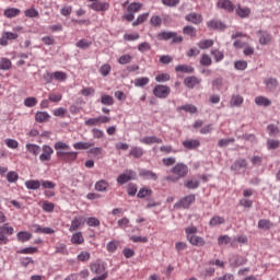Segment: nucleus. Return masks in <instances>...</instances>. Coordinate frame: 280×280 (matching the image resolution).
Wrapping results in <instances>:
<instances>
[{
	"mask_svg": "<svg viewBox=\"0 0 280 280\" xmlns=\"http://www.w3.org/2000/svg\"><path fill=\"white\" fill-rule=\"evenodd\" d=\"M5 235H14V228L10 226L8 223L0 226V246L9 244L10 238Z\"/></svg>",
	"mask_w": 280,
	"mask_h": 280,
	"instance_id": "obj_1",
	"label": "nucleus"
},
{
	"mask_svg": "<svg viewBox=\"0 0 280 280\" xmlns=\"http://www.w3.org/2000/svg\"><path fill=\"white\" fill-rule=\"evenodd\" d=\"M116 180L118 185H126V183H130V180H137V172L126 170L125 173L120 174Z\"/></svg>",
	"mask_w": 280,
	"mask_h": 280,
	"instance_id": "obj_2",
	"label": "nucleus"
},
{
	"mask_svg": "<svg viewBox=\"0 0 280 280\" xmlns=\"http://www.w3.org/2000/svg\"><path fill=\"white\" fill-rule=\"evenodd\" d=\"M57 159H59V161H63L65 163H73V161L78 159V152L57 151Z\"/></svg>",
	"mask_w": 280,
	"mask_h": 280,
	"instance_id": "obj_3",
	"label": "nucleus"
},
{
	"mask_svg": "<svg viewBox=\"0 0 280 280\" xmlns=\"http://www.w3.org/2000/svg\"><path fill=\"white\" fill-rule=\"evenodd\" d=\"M171 93L170 86L158 84L153 89V95L160 100H165Z\"/></svg>",
	"mask_w": 280,
	"mask_h": 280,
	"instance_id": "obj_4",
	"label": "nucleus"
},
{
	"mask_svg": "<svg viewBox=\"0 0 280 280\" xmlns=\"http://www.w3.org/2000/svg\"><path fill=\"white\" fill-rule=\"evenodd\" d=\"M110 117L108 116H98L96 118H90L84 121L85 126H100L101 124H109Z\"/></svg>",
	"mask_w": 280,
	"mask_h": 280,
	"instance_id": "obj_5",
	"label": "nucleus"
},
{
	"mask_svg": "<svg viewBox=\"0 0 280 280\" xmlns=\"http://www.w3.org/2000/svg\"><path fill=\"white\" fill-rule=\"evenodd\" d=\"M19 38V34L12 32H3L2 36L0 37V45L1 47H8L9 40H16Z\"/></svg>",
	"mask_w": 280,
	"mask_h": 280,
	"instance_id": "obj_6",
	"label": "nucleus"
},
{
	"mask_svg": "<svg viewBox=\"0 0 280 280\" xmlns=\"http://www.w3.org/2000/svg\"><path fill=\"white\" fill-rule=\"evenodd\" d=\"M42 150L43 153L39 155V161H42V163H45V161H51V154H54V149L47 144H44Z\"/></svg>",
	"mask_w": 280,
	"mask_h": 280,
	"instance_id": "obj_7",
	"label": "nucleus"
},
{
	"mask_svg": "<svg viewBox=\"0 0 280 280\" xmlns=\"http://www.w3.org/2000/svg\"><path fill=\"white\" fill-rule=\"evenodd\" d=\"M194 202H196V195H187L179 200L178 207H182L183 209H189Z\"/></svg>",
	"mask_w": 280,
	"mask_h": 280,
	"instance_id": "obj_8",
	"label": "nucleus"
},
{
	"mask_svg": "<svg viewBox=\"0 0 280 280\" xmlns=\"http://www.w3.org/2000/svg\"><path fill=\"white\" fill-rule=\"evenodd\" d=\"M89 8L91 10H94V12H106L108 8H110V4L108 2H92L89 4Z\"/></svg>",
	"mask_w": 280,
	"mask_h": 280,
	"instance_id": "obj_9",
	"label": "nucleus"
},
{
	"mask_svg": "<svg viewBox=\"0 0 280 280\" xmlns=\"http://www.w3.org/2000/svg\"><path fill=\"white\" fill-rule=\"evenodd\" d=\"M31 231H33V233H43L44 235H54V233H56V231L51 228H43L38 224H33L31 226Z\"/></svg>",
	"mask_w": 280,
	"mask_h": 280,
	"instance_id": "obj_10",
	"label": "nucleus"
},
{
	"mask_svg": "<svg viewBox=\"0 0 280 280\" xmlns=\"http://www.w3.org/2000/svg\"><path fill=\"white\" fill-rule=\"evenodd\" d=\"M218 8L225 10V12H234L235 4L231 0H219L217 3Z\"/></svg>",
	"mask_w": 280,
	"mask_h": 280,
	"instance_id": "obj_11",
	"label": "nucleus"
},
{
	"mask_svg": "<svg viewBox=\"0 0 280 280\" xmlns=\"http://www.w3.org/2000/svg\"><path fill=\"white\" fill-rule=\"evenodd\" d=\"M139 176L145 180H159V175H156V173L145 168L139 171Z\"/></svg>",
	"mask_w": 280,
	"mask_h": 280,
	"instance_id": "obj_12",
	"label": "nucleus"
},
{
	"mask_svg": "<svg viewBox=\"0 0 280 280\" xmlns=\"http://www.w3.org/2000/svg\"><path fill=\"white\" fill-rule=\"evenodd\" d=\"M207 26L210 30H218L220 32H222V30H226V25L224 24V22L220 21V20H210L207 22Z\"/></svg>",
	"mask_w": 280,
	"mask_h": 280,
	"instance_id": "obj_13",
	"label": "nucleus"
},
{
	"mask_svg": "<svg viewBox=\"0 0 280 280\" xmlns=\"http://www.w3.org/2000/svg\"><path fill=\"white\" fill-rule=\"evenodd\" d=\"M185 19L188 23H192L194 25H200V23H202V14L196 12L187 14Z\"/></svg>",
	"mask_w": 280,
	"mask_h": 280,
	"instance_id": "obj_14",
	"label": "nucleus"
},
{
	"mask_svg": "<svg viewBox=\"0 0 280 280\" xmlns=\"http://www.w3.org/2000/svg\"><path fill=\"white\" fill-rule=\"evenodd\" d=\"M230 266H234L235 268L240 266H244L246 264V259L240 255H232L229 259Z\"/></svg>",
	"mask_w": 280,
	"mask_h": 280,
	"instance_id": "obj_15",
	"label": "nucleus"
},
{
	"mask_svg": "<svg viewBox=\"0 0 280 280\" xmlns=\"http://www.w3.org/2000/svg\"><path fill=\"white\" fill-rule=\"evenodd\" d=\"M200 82H202V79H198V77H187L184 80V84L185 86H187V89H194L195 86H198V84H200Z\"/></svg>",
	"mask_w": 280,
	"mask_h": 280,
	"instance_id": "obj_16",
	"label": "nucleus"
},
{
	"mask_svg": "<svg viewBox=\"0 0 280 280\" xmlns=\"http://www.w3.org/2000/svg\"><path fill=\"white\" fill-rule=\"evenodd\" d=\"M189 174V167L184 163H178L176 165V176L177 178H185Z\"/></svg>",
	"mask_w": 280,
	"mask_h": 280,
	"instance_id": "obj_17",
	"label": "nucleus"
},
{
	"mask_svg": "<svg viewBox=\"0 0 280 280\" xmlns=\"http://www.w3.org/2000/svg\"><path fill=\"white\" fill-rule=\"evenodd\" d=\"M258 36L260 45H268L272 40V35L268 31H259Z\"/></svg>",
	"mask_w": 280,
	"mask_h": 280,
	"instance_id": "obj_18",
	"label": "nucleus"
},
{
	"mask_svg": "<svg viewBox=\"0 0 280 280\" xmlns=\"http://www.w3.org/2000/svg\"><path fill=\"white\" fill-rule=\"evenodd\" d=\"M188 242L191 244V246H197V247L205 246L207 244L205 238L198 235L188 236Z\"/></svg>",
	"mask_w": 280,
	"mask_h": 280,
	"instance_id": "obj_19",
	"label": "nucleus"
},
{
	"mask_svg": "<svg viewBox=\"0 0 280 280\" xmlns=\"http://www.w3.org/2000/svg\"><path fill=\"white\" fill-rule=\"evenodd\" d=\"M80 226H84V218L83 217H75L72 221H71V225L69 228L70 233H73V231H78V229H80Z\"/></svg>",
	"mask_w": 280,
	"mask_h": 280,
	"instance_id": "obj_20",
	"label": "nucleus"
},
{
	"mask_svg": "<svg viewBox=\"0 0 280 280\" xmlns=\"http://www.w3.org/2000/svg\"><path fill=\"white\" fill-rule=\"evenodd\" d=\"M158 40H171L173 38V43H176V33L172 32H161L156 35Z\"/></svg>",
	"mask_w": 280,
	"mask_h": 280,
	"instance_id": "obj_21",
	"label": "nucleus"
},
{
	"mask_svg": "<svg viewBox=\"0 0 280 280\" xmlns=\"http://www.w3.org/2000/svg\"><path fill=\"white\" fill-rule=\"evenodd\" d=\"M264 84L267 86L268 91H277V89L279 88V81L275 78H269L267 80L264 81Z\"/></svg>",
	"mask_w": 280,
	"mask_h": 280,
	"instance_id": "obj_22",
	"label": "nucleus"
},
{
	"mask_svg": "<svg viewBox=\"0 0 280 280\" xmlns=\"http://www.w3.org/2000/svg\"><path fill=\"white\" fill-rule=\"evenodd\" d=\"M140 143H144L145 145H152V143H163V139L158 138L155 136H148L140 140Z\"/></svg>",
	"mask_w": 280,
	"mask_h": 280,
	"instance_id": "obj_23",
	"label": "nucleus"
},
{
	"mask_svg": "<svg viewBox=\"0 0 280 280\" xmlns=\"http://www.w3.org/2000/svg\"><path fill=\"white\" fill-rule=\"evenodd\" d=\"M19 14H21V10L18 8H9L3 11V16H5V19H14L19 16Z\"/></svg>",
	"mask_w": 280,
	"mask_h": 280,
	"instance_id": "obj_24",
	"label": "nucleus"
},
{
	"mask_svg": "<svg viewBox=\"0 0 280 280\" xmlns=\"http://www.w3.org/2000/svg\"><path fill=\"white\" fill-rule=\"evenodd\" d=\"M236 14L241 19H248V16H250V8L248 7L242 8V5L237 4Z\"/></svg>",
	"mask_w": 280,
	"mask_h": 280,
	"instance_id": "obj_25",
	"label": "nucleus"
},
{
	"mask_svg": "<svg viewBox=\"0 0 280 280\" xmlns=\"http://www.w3.org/2000/svg\"><path fill=\"white\" fill-rule=\"evenodd\" d=\"M183 145L186 150H196L200 148V140H185Z\"/></svg>",
	"mask_w": 280,
	"mask_h": 280,
	"instance_id": "obj_26",
	"label": "nucleus"
},
{
	"mask_svg": "<svg viewBox=\"0 0 280 280\" xmlns=\"http://www.w3.org/2000/svg\"><path fill=\"white\" fill-rule=\"evenodd\" d=\"M224 222H226V220L224 219V217H220V215H214L210 219L209 221V226L214 228V226H220L222 224H224Z\"/></svg>",
	"mask_w": 280,
	"mask_h": 280,
	"instance_id": "obj_27",
	"label": "nucleus"
},
{
	"mask_svg": "<svg viewBox=\"0 0 280 280\" xmlns=\"http://www.w3.org/2000/svg\"><path fill=\"white\" fill-rule=\"evenodd\" d=\"M0 69L1 71H10L12 69V61L9 58H0Z\"/></svg>",
	"mask_w": 280,
	"mask_h": 280,
	"instance_id": "obj_28",
	"label": "nucleus"
},
{
	"mask_svg": "<svg viewBox=\"0 0 280 280\" xmlns=\"http://www.w3.org/2000/svg\"><path fill=\"white\" fill-rule=\"evenodd\" d=\"M255 104L257 106H265V107H268L272 104V101H270L268 97L266 96H257L255 98Z\"/></svg>",
	"mask_w": 280,
	"mask_h": 280,
	"instance_id": "obj_29",
	"label": "nucleus"
},
{
	"mask_svg": "<svg viewBox=\"0 0 280 280\" xmlns=\"http://www.w3.org/2000/svg\"><path fill=\"white\" fill-rule=\"evenodd\" d=\"M70 242L74 245L84 244V236L82 235V232H75L72 234Z\"/></svg>",
	"mask_w": 280,
	"mask_h": 280,
	"instance_id": "obj_30",
	"label": "nucleus"
},
{
	"mask_svg": "<svg viewBox=\"0 0 280 280\" xmlns=\"http://www.w3.org/2000/svg\"><path fill=\"white\" fill-rule=\"evenodd\" d=\"M49 113L47 112H37L35 114V120L38 122V124H43L45 121H49Z\"/></svg>",
	"mask_w": 280,
	"mask_h": 280,
	"instance_id": "obj_31",
	"label": "nucleus"
},
{
	"mask_svg": "<svg viewBox=\"0 0 280 280\" xmlns=\"http://www.w3.org/2000/svg\"><path fill=\"white\" fill-rule=\"evenodd\" d=\"M129 156H132L133 159H141V156H143V148L132 147L130 149Z\"/></svg>",
	"mask_w": 280,
	"mask_h": 280,
	"instance_id": "obj_32",
	"label": "nucleus"
},
{
	"mask_svg": "<svg viewBox=\"0 0 280 280\" xmlns=\"http://www.w3.org/2000/svg\"><path fill=\"white\" fill-rule=\"evenodd\" d=\"M26 150L32 154L33 156H38L40 154V147L38 144H26Z\"/></svg>",
	"mask_w": 280,
	"mask_h": 280,
	"instance_id": "obj_33",
	"label": "nucleus"
},
{
	"mask_svg": "<svg viewBox=\"0 0 280 280\" xmlns=\"http://www.w3.org/2000/svg\"><path fill=\"white\" fill-rule=\"evenodd\" d=\"M183 34H185L186 36H190V38H196L198 31L196 30V27L187 25L184 26Z\"/></svg>",
	"mask_w": 280,
	"mask_h": 280,
	"instance_id": "obj_34",
	"label": "nucleus"
},
{
	"mask_svg": "<svg viewBox=\"0 0 280 280\" xmlns=\"http://www.w3.org/2000/svg\"><path fill=\"white\" fill-rule=\"evenodd\" d=\"M133 84L135 86L143 89V86H148V84H150V78L148 77L137 78L135 79Z\"/></svg>",
	"mask_w": 280,
	"mask_h": 280,
	"instance_id": "obj_35",
	"label": "nucleus"
},
{
	"mask_svg": "<svg viewBox=\"0 0 280 280\" xmlns=\"http://www.w3.org/2000/svg\"><path fill=\"white\" fill-rule=\"evenodd\" d=\"M25 187L26 189H32V190L40 189V180L38 179L26 180Z\"/></svg>",
	"mask_w": 280,
	"mask_h": 280,
	"instance_id": "obj_36",
	"label": "nucleus"
},
{
	"mask_svg": "<svg viewBox=\"0 0 280 280\" xmlns=\"http://www.w3.org/2000/svg\"><path fill=\"white\" fill-rule=\"evenodd\" d=\"M258 229L262 231H270V229H272V222L268 219H261L258 221Z\"/></svg>",
	"mask_w": 280,
	"mask_h": 280,
	"instance_id": "obj_37",
	"label": "nucleus"
},
{
	"mask_svg": "<svg viewBox=\"0 0 280 280\" xmlns=\"http://www.w3.org/2000/svg\"><path fill=\"white\" fill-rule=\"evenodd\" d=\"M16 237L19 242H22V243L30 242V240H32V233L27 231H21L16 234Z\"/></svg>",
	"mask_w": 280,
	"mask_h": 280,
	"instance_id": "obj_38",
	"label": "nucleus"
},
{
	"mask_svg": "<svg viewBox=\"0 0 280 280\" xmlns=\"http://www.w3.org/2000/svg\"><path fill=\"white\" fill-rule=\"evenodd\" d=\"M186 189H198L200 187V180L198 179H188L184 182Z\"/></svg>",
	"mask_w": 280,
	"mask_h": 280,
	"instance_id": "obj_39",
	"label": "nucleus"
},
{
	"mask_svg": "<svg viewBox=\"0 0 280 280\" xmlns=\"http://www.w3.org/2000/svg\"><path fill=\"white\" fill-rule=\"evenodd\" d=\"M95 143L93 142H75L73 144L74 150H89L90 148H93Z\"/></svg>",
	"mask_w": 280,
	"mask_h": 280,
	"instance_id": "obj_40",
	"label": "nucleus"
},
{
	"mask_svg": "<svg viewBox=\"0 0 280 280\" xmlns=\"http://www.w3.org/2000/svg\"><path fill=\"white\" fill-rule=\"evenodd\" d=\"M91 45H93V42L85 38H82L75 43V47H78V49H89Z\"/></svg>",
	"mask_w": 280,
	"mask_h": 280,
	"instance_id": "obj_41",
	"label": "nucleus"
},
{
	"mask_svg": "<svg viewBox=\"0 0 280 280\" xmlns=\"http://www.w3.org/2000/svg\"><path fill=\"white\" fill-rule=\"evenodd\" d=\"M213 39H201L198 42L197 47H199V49H209L213 47Z\"/></svg>",
	"mask_w": 280,
	"mask_h": 280,
	"instance_id": "obj_42",
	"label": "nucleus"
},
{
	"mask_svg": "<svg viewBox=\"0 0 280 280\" xmlns=\"http://www.w3.org/2000/svg\"><path fill=\"white\" fill-rule=\"evenodd\" d=\"M101 104H103V106H113V104H115V98L108 94H103L101 96Z\"/></svg>",
	"mask_w": 280,
	"mask_h": 280,
	"instance_id": "obj_43",
	"label": "nucleus"
},
{
	"mask_svg": "<svg viewBox=\"0 0 280 280\" xmlns=\"http://www.w3.org/2000/svg\"><path fill=\"white\" fill-rule=\"evenodd\" d=\"M247 162L245 159H241L234 162V165L231 166V170L237 172V170H244L246 167Z\"/></svg>",
	"mask_w": 280,
	"mask_h": 280,
	"instance_id": "obj_44",
	"label": "nucleus"
},
{
	"mask_svg": "<svg viewBox=\"0 0 280 280\" xmlns=\"http://www.w3.org/2000/svg\"><path fill=\"white\" fill-rule=\"evenodd\" d=\"M18 255H34L36 253H38V247H25L22 249H19Z\"/></svg>",
	"mask_w": 280,
	"mask_h": 280,
	"instance_id": "obj_45",
	"label": "nucleus"
},
{
	"mask_svg": "<svg viewBox=\"0 0 280 280\" xmlns=\"http://www.w3.org/2000/svg\"><path fill=\"white\" fill-rule=\"evenodd\" d=\"M231 106L240 107L244 104V97L241 95H233L230 102Z\"/></svg>",
	"mask_w": 280,
	"mask_h": 280,
	"instance_id": "obj_46",
	"label": "nucleus"
},
{
	"mask_svg": "<svg viewBox=\"0 0 280 280\" xmlns=\"http://www.w3.org/2000/svg\"><path fill=\"white\" fill-rule=\"evenodd\" d=\"M150 16V13H142L140 14L136 21L132 22L133 27H137V25H141V23H145L148 21V18Z\"/></svg>",
	"mask_w": 280,
	"mask_h": 280,
	"instance_id": "obj_47",
	"label": "nucleus"
},
{
	"mask_svg": "<svg viewBox=\"0 0 280 280\" xmlns=\"http://www.w3.org/2000/svg\"><path fill=\"white\" fill-rule=\"evenodd\" d=\"M178 110H185L186 113H190L191 115L198 113V107L196 105L187 104L178 107Z\"/></svg>",
	"mask_w": 280,
	"mask_h": 280,
	"instance_id": "obj_48",
	"label": "nucleus"
},
{
	"mask_svg": "<svg viewBox=\"0 0 280 280\" xmlns=\"http://www.w3.org/2000/svg\"><path fill=\"white\" fill-rule=\"evenodd\" d=\"M36 104H38V100L34 96H28L24 100V106H26V108H34Z\"/></svg>",
	"mask_w": 280,
	"mask_h": 280,
	"instance_id": "obj_49",
	"label": "nucleus"
},
{
	"mask_svg": "<svg viewBox=\"0 0 280 280\" xmlns=\"http://www.w3.org/2000/svg\"><path fill=\"white\" fill-rule=\"evenodd\" d=\"M222 86H224V80L222 78H217L212 81L213 91H222Z\"/></svg>",
	"mask_w": 280,
	"mask_h": 280,
	"instance_id": "obj_50",
	"label": "nucleus"
},
{
	"mask_svg": "<svg viewBox=\"0 0 280 280\" xmlns=\"http://www.w3.org/2000/svg\"><path fill=\"white\" fill-rule=\"evenodd\" d=\"M176 71H179L180 73H194V67L189 65H179L176 67Z\"/></svg>",
	"mask_w": 280,
	"mask_h": 280,
	"instance_id": "obj_51",
	"label": "nucleus"
},
{
	"mask_svg": "<svg viewBox=\"0 0 280 280\" xmlns=\"http://www.w3.org/2000/svg\"><path fill=\"white\" fill-rule=\"evenodd\" d=\"M96 191H106L108 189V182L101 179L95 184Z\"/></svg>",
	"mask_w": 280,
	"mask_h": 280,
	"instance_id": "obj_52",
	"label": "nucleus"
},
{
	"mask_svg": "<svg viewBox=\"0 0 280 280\" xmlns=\"http://www.w3.org/2000/svg\"><path fill=\"white\" fill-rule=\"evenodd\" d=\"M147 196H152V190L147 187L140 188V190L137 194V198L143 199L147 198Z\"/></svg>",
	"mask_w": 280,
	"mask_h": 280,
	"instance_id": "obj_53",
	"label": "nucleus"
},
{
	"mask_svg": "<svg viewBox=\"0 0 280 280\" xmlns=\"http://www.w3.org/2000/svg\"><path fill=\"white\" fill-rule=\"evenodd\" d=\"M84 223H86L88 226L97 228V226H100V219H97L95 217H90V218L84 219Z\"/></svg>",
	"mask_w": 280,
	"mask_h": 280,
	"instance_id": "obj_54",
	"label": "nucleus"
},
{
	"mask_svg": "<svg viewBox=\"0 0 280 280\" xmlns=\"http://www.w3.org/2000/svg\"><path fill=\"white\" fill-rule=\"evenodd\" d=\"M25 16H27V19H38L39 13L38 10L31 8L24 11Z\"/></svg>",
	"mask_w": 280,
	"mask_h": 280,
	"instance_id": "obj_55",
	"label": "nucleus"
},
{
	"mask_svg": "<svg viewBox=\"0 0 280 280\" xmlns=\"http://www.w3.org/2000/svg\"><path fill=\"white\" fill-rule=\"evenodd\" d=\"M162 24H163V19H161V16L159 15H153L150 19V25H152V27H161Z\"/></svg>",
	"mask_w": 280,
	"mask_h": 280,
	"instance_id": "obj_56",
	"label": "nucleus"
},
{
	"mask_svg": "<svg viewBox=\"0 0 280 280\" xmlns=\"http://www.w3.org/2000/svg\"><path fill=\"white\" fill-rule=\"evenodd\" d=\"M139 10H141V3H139V2L130 3L127 7V12H131V14H135L136 12H139Z\"/></svg>",
	"mask_w": 280,
	"mask_h": 280,
	"instance_id": "obj_57",
	"label": "nucleus"
},
{
	"mask_svg": "<svg viewBox=\"0 0 280 280\" xmlns=\"http://www.w3.org/2000/svg\"><path fill=\"white\" fill-rule=\"evenodd\" d=\"M52 75L54 80H57V82H65V80H67V73L62 71H56Z\"/></svg>",
	"mask_w": 280,
	"mask_h": 280,
	"instance_id": "obj_58",
	"label": "nucleus"
},
{
	"mask_svg": "<svg viewBox=\"0 0 280 280\" xmlns=\"http://www.w3.org/2000/svg\"><path fill=\"white\" fill-rule=\"evenodd\" d=\"M112 67L108 63H104L101 68H100V73L106 78V75H109L110 74V71H112Z\"/></svg>",
	"mask_w": 280,
	"mask_h": 280,
	"instance_id": "obj_59",
	"label": "nucleus"
},
{
	"mask_svg": "<svg viewBox=\"0 0 280 280\" xmlns=\"http://www.w3.org/2000/svg\"><path fill=\"white\" fill-rule=\"evenodd\" d=\"M7 180H8V183H16V180H19V173H16L14 171H10L7 174Z\"/></svg>",
	"mask_w": 280,
	"mask_h": 280,
	"instance_id": "obj_60",
	"label": "nucleus"
},
{
	"mask_svg": "<svg viewBox=\"0 0 280 280\" xmlns=\"http://www.w3.org/2000/svg\"><path fill=\"white\" fill-rule=\"evenodd\" d=\"M40 185H42L43 189H56V183H54L51 180L42 179Z\"/></svg>",
	"mask_w": 280,
	"mask_h": 280,
	"instance_id": "obj_61",
	"label": "nucleus"
},
{
	"mask_svg": "<svg viewBox=\"0 0 280 280\" xmlns=\"http://www.w3.org/2000/svg\"><path fill=\"white\" fill-rule=\"evenodd\" d=\"M132 62V56L130 55H122L118 59L119 65H130Z\"/></svg>",
	"mask_w": 280,
	"mask_h": 280,
	"instance_id": "obj_62",
	"label": "nucleus"
},
{
	"mask_svg": "<svg viewBox=\"0 0 280 280\" xmlns=\"http://www.w3.org/2000/svg\"><path fill=\"white\" fill-rule=\"evenodd\" d=\"M267 130L269 132V137H277V135H279V127L275 126V125H268L267 126Z\"/></svg>",
	"mask_w": 280,
	"mask_h": 280,
	"instance_id": "obj_63",
	"label": "nucleus"
},
{
	"mask_svg": "<svg viewBox=\"0 0 280 280\" xmlns=\"http://www.w3.org/2000/svg\"><path fill=\"white\" fill-rule=\"evenodd\" d=\"M118 247H119V242L110 241L107 244L106 249L108 250V253H115V250H117Z\"/></svg>",
	"mask_w": 280,
	"mask_h": 280,
	"instance_id": "obj_64",
	"label": "nucleus"
}]
</instances>
